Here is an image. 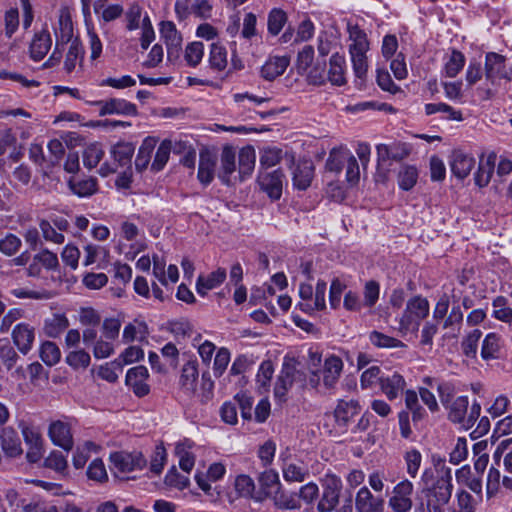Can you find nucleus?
Masks as SVG:
<instances>
[{
	"instance_id": "1",
	"label": "nucleus",
	"mask_w": 512,
	"mask_h": 512,
	"mask_svg": "<svg viewBox=\"0 0 512 512\" xmlns=\"http://www.w3.org/2000/svg\"><path fill=\"white\" fill-rule=\"evenodd\" d=\"M342 490V481L335 475H327L321 498L317 505L318 512H352V500L346 499L338 508Z\"/></svg>"
},
{
	"instance_id": "2",
	"label": "nucleus",
	"mask_w": 512,
	"mask_h": 512,
	"mask_svg": "<svg viewBox=\"0 0 512 512\" xmlns=\"http://www.w3.org/2000/svg\"><path fill=\"white\" fill-rule=\"evenodd\" d=\"M349 32V53L353 64V69L357 77L363 78L368 70L367 52L369 50V41L366 33L357 25L348 26Z\"/></svg>"
},
{
	"instance_id": "3",
	"label": "nucleus",
	"mask_w": 512,
	"mask_h": 512,
	"mask_svg": "<svg viewBox=\"0 0 512 512\" xmlns=\"http://www.w3.org/2000/svg\"><path fill=\"white\" fill-rule=\"evenodd\" d=\"M56 44L52 54L44 62L43 68H52L58 65L62 59L63 45L73 40V24L68 8L59 11L58 22L54 27Z\"/></svg>"
},
{
	"instance_id": "4",
	"label": "nucleus",
	"mask_w": 512,
	"mask_h": 512,
	"mask_svg": "<svg viewBox=\"0 0 512 512\" xmlns=\"http://www.w3.org/2000/svg\"><path fill=\"white\" fill-rule=\"evenodd\" d=\"M343 361L336 355H330L325 358L321 371L311 370L309 385L314 389H319L322 385L327 390L336 387L343 371Z\"/></svg>"
},
{
	"instance_id": "5",
	"label": "nucleus",
	"mask_w": 512,
	"mask_h": 512,
	"mask_svg": "<svg viewBox=\"0 0 512 512\" xmlns=\"http://www.w3.org/2000/svg\"><path fill=\"white\" fill-rule=\"evenodd\" d=\"M326 289L327 284L321 279L316 284L315 292L310 284H300L299 295L302 301L298 304L299 308L309 314L324 310L326 308Z\"/></svg>"
},
{
	"instance_id": "6",
	"label": "nucleus",
	"mask_w": 512,
	"mask_h": 512,
	"mask_svg": "<svg viewBox=\"0 0 512 512\" xmlns=\"http://www.w3.org/2000/svg\"><path fill=\"white\" fill-rule=\"evenodd\" d=\"M452 484L447 478L438 479L426 491V506L428 512H446L447 504L451 498Z\"/></svg>"
},
{
	"instance_id": "7",
	"label": "nucleus",
	"mask_w": 512,
	"mask_h": 512,
	"mask_svg": "<svg viewBox=\"0 0 512 512\" xmlns=\"http://www.w3.org/2000/svg\"><path fill=\"white\" fill-rule=\"evenodd\" d=\"M429 313V303L425 298L416 296L411 298L406 305L400 321V330L408 331L410 329H416L419 323Z\"/></svg>"
},
{
	"instance_id": "8",
	"label": "nucleus",
	"mask_w": 512,
	"mask_h": 512,
	"mask_svg": "<svg viewBox=\"0 0 512 512\" xmlns=\"http://www.w3.org/2000/svg\"><path fill=\"white\" fill-rule=\"evenodd\" d=\"M110 462L112 464V470L119 477H123L135 470H141L146 465V460L143 455L138 452H114L110 455Z\"/></svg>"
},
{
	"instance_id": "9",
	"label": "nucleus",
	"mask_w": 512,
	"mask_h": 512,
	"mask_svg": "<svg viewBox=\"0 0 512 512\" xmlns=\"http://www.w3.org/2000/svg\"><path fill=\"white\" fill-rule=\"evenodd\" d=\"M484 72L486 80L492 85L498 84L502 79L511 80L510 72L506 65V58L495 52H488L485 56Z\"/></svg>"
},
{
	"instance_id": "10",
	"label": "nucleus",
	"mask_w": 512,
	"mask_h": 512,
	"mask_svg": "<svg viewBox=\"0 0 512 512\" xmlns=\"http://www.w3.org/2000/svg\"><path fill=\"white\" fill-rule=\"evenodd\" d=\"M134 153V146L131 143H118L113 146L111 149V155L114 159V164L104 163L100 169L99 173L102 176H107L111 173H114L117 170V167H130L131 159Z\"/></svg>"
},
{
	"instance_id": "11",
	"label": "nucleus",
	"mask_w": 512,
	"mask_h": 512,
	"mask_svg": "<svg viewBox=\"0 0 512 512\" xmlns=\"http://www.w3.org/2000/svg\"><path fill=\"white\" fill-rule=\"evenodd\" d=\"M92 105L99 108V115H137V107L135 104L125 99L110 98L108 100H100L91 102Z\"/></svg>"
},
{
	"instance_id": "12",
	"label": "nucleus",
	"mask_w": 512,
	"mask_h": 512,
	"mask_svg": "<svg viewBox=\"0 0 512 512\" xmlns=\"http://www.w3.org/2000/svg\"><path fill=\"white\" fill-rule=\"evenodd\" d=\"M385 500L380 495H374L371 490L363 486L355 497V509L357 512H384Z\"/></svg>"
},
{
	"instance_id": "13",
	"label": "nucleus",
	"mask_w": 512,
	"mask_h": 512,
	"mask_svg": "<svg viewBox=\"0 0 512 512\" xmlns=\"http://www.w3.org/2000/svg\"><path fill=\"white\" fill-rule=\"evenodd\" d=\"M413 492V484L408 480L398 483L392 492L389 500L390 507L396 512H406L412 507L411 495Z\"/></svg>"
},
{
	"instance_id": "14",
	"label": "nucleus",
	"mask_w": 512,
	"mask_h": 512,
	"mask_svg": "<svg viewBox=\"0 0 512 512\" xmlns=\"http://www.w3.org/2000/svg\"><path fill=\"white\" fill-rule=\"evenodd\" d=\"M48 435L56 446L61 447L66 451L73 448L74 441L69 423L56 420L49 425Z\"/></svg>"
},
{
	"instance_id": "15",
	"label": "nucleus",
	"mask_w": 512,
	"mask_h": 512,
	"mask_svg": "<svg viewBox=\"0 0 512 512\" xmlns=\"http://www.w3.org/2000/svg\"><path fill=\"white\" fill-rule=\"evenodd\" d=\"M284 174L280 170L264 172L259 176V185L271 199L277 200L282 195Z\"/></svg>"
},
{
	"instance_id": "16",
	"label": "nucleus",
	"mask_w": 512,
	"mask_h": 512,
	"mask_svg": "<svg viewBox=\"0 0 512 512\" xmlns=\"http://www.w3.org/2000/svg\"><path fill=\"white\" fill-rule=\"evenodd\" d=\"M149 373L146 367L136 366L128 370L126 375V383L139 396H145L149 393L150 388L147 384Z\"/></svg>"
},
{
	"instance_id": "17",
	"label": "nucleus",
	"mask_w": 512,
	"mask_h": 512,
	"mask_svg": "<svg viewBox=\"0 0 512 512\" xmlns=\"http://www.w3.org/2000/svg\"><path fill=\"white\" fill-rule=\"evenodd\" d=\"M449 164L453 175L459 179H464L474 168L475 159L461 150H455L451 154Z\"/></svg>"
},
{
	"instance_id": "18",
	"label": "nucleus",
	"mask_w": 512,
	"mask_h": 512,
	"mask_svg": "<svg viewBox=\"0 0 512 512\" xmlns=\"http://www.w3.org/2000/svg\"><path fill=\"white\" fill-rule=\"evenodd\" d=\"M360 406L357 401H340L337 407L334 410L332 416H328V418H333L340 428L341 431H344L351 421V419L359 414Z\"/></svg>"
},
{
	"instance_id": "19",
	"label": "nucleus",
	"mask_w": 512,
	"mask_h": 512,
	"mask_svg": "<svg viewBox=\"0 0 512 512\" xmlns=\"http://www.w3.org/2000/svg\"><path fill=\"white\" fill-rule=\"evenodd\" d=\"M199 378V364L196 358L190 357L182 366L179 378L181 388L188 393H194Z\"/></svg>"
},
{
	"instance_id": "20",
	"label": "nucleus",
	"mask_w": 512,
	"mask_h": 512,
	"mask_svg": "<svg viewBox=\"0 0 512 512\" xmlns=\"http://www.w3.org/2000/svg\"><path fill=\"white\" fill-rule=\"evenodd\" d=\"M52 46V38L47 29L36 33L31 41L29 52L34 61H41L49 52Z\"/></svg>"
},
{
	"instance_id": "21",
	"label": "nucleus",
	"mask_w": 512,
	"mask_h": 512,
	"mask_svg": "<svg viewBox=\"0 0 512 512\" xmlns=\"http://www.w3.org/2000/svg\"><path fill=\"white\" fill-rule=\"evenodd\" d=\"M12 337L19 351L26 354L32 348L34 342V328L26 323L17 324L12 332Z\"/></svg>"
},
{
	"instance_id": "22",
	"label": "nucleus",
	"mask_w": 512,
	"mask_h": 512,
	"mask_svg": "<svg viewBox=\"0 0 512 512\" xmlns=\"http://www.w3.org/2000/svg\"><path fill=\"white\" fill-rule=\"evenodd\" d=\"M314 176V166L311 161L304 160L297 163L292 171V180L295 188L307 189Z\"/></svg>"
},
{
	"instance_id": "23",
	"label": "nucleus",
	"mask_w": 512,
	"mask_h": 512,
	"mask_svg": "<svg viewBox=\"0 0 512 512\" xmlns=\"http://www.w3.org/2000/svg\"><path fill=\"white\" fill-rule=\"evenodd\" d=\"M1 447L8 457H18L23 453L21 440L12 427H5L0 434Z\"/></svg>"
},
{
	"instance_id": "24",
	"label": "nucleus",
	"mask_w": 512,
	"mask_h": 512,
	"mask_svg": "<svg viewBox=\"0 0 512 512\" xmlns=\"http://www.w3.org/2000/svg\"><path fill=\"white\" fill-rule=\"evenodd\" d=\"M380 387L389 400H394L404 391L406 381L401 374L394 372L392 375L381 378Z\"/></svg>"
},
{
	"instance_id": "25",
	"label": "nucleus",
	"mask_w": 512,
	"mask_h": 512,
	"mask_svg": "<svg viewBox=\"0 0 512 512\" xmlns=\"http://www.w3.org/2000/svg\"><path fill=\"white\" fill-rule=\"evenodd\" d=\"M235 160V150L230 146L224 147L221 153V167L218 177L226 185L231 183V175L236 171Z\"/></svg>"
},
{
	"instance_id": "26",
	"label": "nucleus",
	"mask_w": 512,
	"mask_h": 512,
	"mask_svg": "<svg viewBox=\"0 0 512 512\" xmlns=\"http://www.w3.org/2000/svg\"><path fill=\"white\" fill-rule=\"evenodd\" d=\"M216 158L208 151L201 152L198 167V180L208 185L212 182L215 175Z\"/></svg>"
},
{
	"instance_id": "27",
	"label": "nucleus",
	"mask_w": 512,
	"mask_h": 512,
	"mask_svg": "<svg viewBox=\"0 0 512 512\" xmlns=\"http://www.w3.org/2000/svg\"><path fill=\"white\" fill-rule=\"evenodd\" d=\"M289 65V58L272 57L263 65L261 75L264 79L272 81L282 75Z\"/></svg>"
},
{
	"instance_id": "28",
	"label": "nucleus",
	"mask_w": 512,
	"mask_h": 512,
	"mask_svg": "<svg viewBox=\"0 0 512 512\" xmlns=\"http://www.w3.org/2000/svg\"><path fill=\"white\" fill-rule=\"evenodd\" d=\"M226 278V270L219 268L207 277L200 275L196 283L197 293L204 296L209 290L219 286Z\"/></svg>"
},
{
	"instance_id": "29",
	"label": "nucleus",
	"mask_w": 512,
	"mask_h": 512,
	"mask_svg": "<svg viewBox=\"0 0 512 512\" xmlns=\"http://www.w3.org/2000/svg\"><path fill=\"white\" fill-rule=\"evenodd\" d=\"M328 80L331 82V84L337 86H342L346 83L344 56L338 53H335L331 56Z\"/></svg>"
},
{
	"instance_id": "30",
	"label": "nucleus",
	"mask_w": 512,
	"mask_h": 512,
	"mask_svg": "<svg viewBox=\"0 0 512 512\" xmlns=\"http://www.w3.org/2000/svg\"><path fill=\"white\" fill-rule=\"evenodd\" d=\"M160 34L168 47V55L170 56L173 51L177 52L181 45L182 37L178 33L174 23L170 21L162 22Z\"/></svg>"
},
{
	"instance_id": "31",
	"label": "nucleus",
	"mask_w": 512,
	"mask_h": 512,
	"mask_svg": "<svg viewBox=\"0 0 512 512\" xmlns=\"http://www.w3.org/2000/svg\"><path fill=\"white\" fill-rule=\"evenodd\" d=\"M283 477L288 482H303L308 476V469L301 461H286L282 468Z\"/></svg>"
},
{
	"instance_id": "32",
	"label": "nucleus",
	"mask_w": 512,
	"mask_h": 512,
	"mask_svg": "<svg viewBox=\"0 0 512 512\" xmlns=\"http://www.w3.org/2000/svg\"><path fill=\"white\" fill-rule=\"evenodd\" d=\"M496 162V155L491 153L487 156L486 160H481L478 170L475 174V184L479 187H485L489 184Z\"/></svg>"
},
{
	"instance_id": "33",
	"label": "nucleus",
	"mask_w": 512,
	"mask_h": 512,
	"mask_svg": "<svg viewBox=\"0 0 512 512\" xmlns=\"http://www.w3.org/2000/svg\"><path fill=\"white\" fill-rule=\"evenodd\" d=\"M84 50L78 39H74L69 44L68 51L65 54L64 59V70L67 73H72L77 64H80L83 60Z\"/></svg>"
},
{
	"instance_id": "34",
	"label": "nucleus",
	"mask_w": 512,
	"mask_h": 512,
	"mask_svg": "<svg viewBox=\"0 0 512 512\" xmlns=\"http://www.w3.org/2000/svg\"><path fill=\"white\" fill-rule=\"evenodd\" d=\"M69 326V321L64 314H53L45 320L44 332L48 337L56 338Z\"/></svg>"
},
{
	"instance_id": "35",
	"label": "nucleus",
	"mask_w": 512,
	"mask_h": 512,
	"mask_svg": "<svg viewBox=\"0 0 512 512\" xmlns=\"http://www.w3.org/2000/svg\"><path fill=\"white\" fill-rule=\"evenodd\" d=\"M348 159H351V152L344 148H334L330 151L326 162V167L331 172L339 173Z\"/></svg>"
},
{
	"instance_id": "36",
	"label": "nucleus",
	"mask_w": 512,
	"mask_h": 512,
	"mask_svg": "<svg viewBox=\"0 0 512 512\" xmlns=\"http://www.w3.org/2000/svg\"><path fill=\"white\" fill-rule=\"evenodd\" d=\"M192 448V443L188 440L176 444L175 452L179 457L180 468L189 473L195 464V456L189 451Z\"/></svg>"
},
{
	"instance_id": "37",
	"label": "nucleus",
	"mask_w": 512,
	"mask_h": 512,
	"mask_svg": "<svg viewBox=\"0 0 512 512\" xmlns=\"http://www.w3.org/2000/svg\"><path fill=\"white\" fill-rule=\"evenodd\" d=\"M445 407L449 410V419L454 423L462 424L468 412V398L466 396L456 397Z\"/></svg>"
},
{
	"instance_id": "38",
	"label": "nucleus",
	"mask_w": 512,
	"mask_h": 512,
	"mask_svg": "<svg viewBox=\"0 0 512 512\" xmlns=\"http://www.w3.org/2000/svg\"><path fill=\"white\" fill-rule=\"evenodd\" d=\"M256 154L251 146L243 147L238 156L240 179L251 175L255 166Z\"/></svg>"
},
{
	"instance_id": "39",
	"label": "nucleus",
	"mask_w": 512,
	"mask_h": 512,
	"mask_svg": "<svg viewBox=\"0 0 512 512\" xmlns=\"http://www.w3.org/2000/svg\"><path fill=\"white\" fill-rule=\"evenodd\" d=\"M208 62L214 71L225 70L228 65L226 49L218 43H213L210 47Z\"/></svg>"
},
{
	"instance_id": "40",
	"label": "nucleus",
	"mask_w": 512,
	"mask_h": 512,
	"mask_svg": "<svg viewBox=\"0 0 512 512\" xmlns=\"http://www.w3.org/2000/svg\"><path fill=\"white\" fill-rule=\"evenodd\" d=\"M83 249V265L86 267L94 264L98 259H103L107 261L110 256L109 250L104 246L88 243L84 246Z\"/></svg>"
},
{
	"instance_id": "41",
	"label": "nucleus",
	"mask_w": 512,
	"mask_h": 512,
	"mask_svg": "<svg viewBox=\"0 0 512 512\" xmlns=\"http://www.w3.org/2000/svg\"><path fill=\"white\" fill-rule=\"evenodd\" d=\"M106 0H96L94 3V11L100 14L104 22H111L119 18L123 13V7L119 4H113L105 7Z\"/></svg>"
},
{
	"instance_id": "42",
	"label": "nucleus",
	"mask_w": 512,
	"mask_h": 512,
	"mask_svg": "<svg viewBox=\"0 0 512 512\" xmlns=\"http://www.w3.org/2000/svg\"><path fill=\"white\" fill-rule=\"evenodd\" d=\"M283 369L284 373H286V377H289L291 379L293 386H296L299 389L305 386L306 375L302 371V369L299 368V363L297 361H295L294 359L285 361Z\"/></svg>"
},
{
	"instance_id": "43",
	"label": "nucleus",
	"mask_w": 512,
	"mask_h": 512,
	"mask_svg": "<svg viewBox=\"0 0 512 512\" xmlns=\"http://www.w3.org/2000/svg\"><path fill=\"white\" fill-rule=\"evenodd\" d=\"M69 187L79 197H88L97 191V180L95 178L70 180Z\"/></svg>"
},
{
	"instance_id": "44",
	"label": "nucleus",
	"mask_w": 512,
	"mask_h": 512,
	"mask_svg": "<svg viewBox=\"0 0 512 512\" xmlns=\"http://www.w3.org/2000/svg\"><path fill=\"white\" fill-rule=\"evenodd\" d=\"M155 144V140L151 138H147L143 141L135 159V167L138 171H143L147 168L151 160Z\"/></svg>"
},
{
	"instance_id": "45",
	"label": "nucleus",
	"mask_w": 512,
	"mask_h": 512,
	"mask_svg": "<svg viewBox=\"0 0 512 512\" xmlns=\"http://www.w3.org/2000/svg\"><path fill=\"white\" fill-rule=\"evenodd\" d=\"M204 44L200 41L189 43L184 50V60L190 67H196L203 59Z\"/></svg>"
},
{
	"instance_id": "46",
	"label": "nucleus",
	"mask_w": 512,
	"mask_h": 512,
	"mask_svg": "<svg viewBox=\"0 0 512 512\" xmlns=\"http://www.w3.org/2000/svg\"><path fill=\"white\" fill-rule=\"evenodd\" d=\"M500 351V337L495 333H489L482 343L481 357L484 360L495 359Z\"/></svg>"
},
{
	"instance_id": "47",
	"label": "nucleus",
	"mask_w": 512,
	"mask_h": 512,
	"mask_svg": "<svg viewBox=\"0 0 512 512\" xmlns=\"http://www.w3.org/2000/svg\"><path fill=\"white\" fill-rule=\"evenodd\" d=\"M66 363L73 369H86L90 365L91 357L84 349H73L65 358Z\"/></svg>"
},
{
	"instance_id": "48",
	"label": "nucleus",
	"mask_w": 512,
	"mask_h": 512,
	"mask_svg": "<svg viewBox=\"0 0 512 512\" xmlns=\"http://www.w3.org/2000/svg\"><path fill=\"white\" fill-rule=\"evenodd\" d=\"M104 156V150L98 143L88 145L83 151V163L88 169H92L98 165Z\"/></svg>"
},
{
	"instance_id": "49",
	"label": "nucleus",
	"mask_w": 512,
	"mask_h": 512,
	"mask_svg": "<svg viewBox=\"0 0 512 512\" xmlns=\"http://www.w3.org/2000/svg\"><path fill=\"white\" fill-rule=\"evenodd\" d=\"M40 357L46 365L54 366L61 359V351L54 342L46 341L41 345Z\"/></svg>"
},
{
	"instance_id": "50",
	"label": "nucleus",
	"mask_w": 512,
	"mask_h": 512,
	"mask_svg": "<svg viewBox=\"0 0 512 512\" xmlns=\"http://www.w3.org/2000/svg\"><path fill=\"white\" fill-rule=\"evenodd\" d=\"M446 113L447 118L455 121H462V113L459 110H455L452 106L446 103H429L425 105L426 115H432L435 113Z\"/></svg>"
},
{
	"instance_id": "51",
	"label": "nucleus",
	"mask_w": 512,
	"mask_h": 512,
	"mask_svg": "<svg viewBox=\"0 0 512 512\" xmlns=\"http://www.w3.org/2000/svg\"><path fill=\"white\" fill-rule=\"evenodd\" d=\"M259 483L267 496L272 495L280 489L278 473L274 470H266L259 476Z\"/></svg>"
},
{
	"instance_id": "52",
	"label": "nucleus",
	"mask_w": 512,
	"mask_h": 512,
	"mask_svg": "<svg viewBox=\"0 0 512 512\" xmlns=\"http://www.w3.org/2000/svg\"><path fill=\"white\" fill-rule=\"evenodd\" d=\"M465 65V56L457 50H453L444 66L446 76L455 77Z\"/></svg>"
},
{
	"instance_id": "53",
	"label": "nucleus",
	"mask_w": 512,
	"mask_h": 512,
	"mask_svg": "<svg viewBox=\"0 0 512 512\" xmlns=\"http://www.w3.org/2000/svg\"><path fill=\"white\" fill-rule=\"evenodd\" d=\"M171 147L172 145L170 141L164 140L161 142V144L157 148L154 160L151 164V170L158 172L164 168V166L168 162Z\"/></svg>"
},
{
	"instance_id": "54",
	"label": "nucleus",
	"mask_w": 512,
	"mask_h": 512,
	"mask_svg": "<svg viewBox=\"0 0 512 512\" xmlns=\"http://www.w3.org/2000/svg\"><path fill=\"white\" fill-rule=\"evenodd\" d=\"M370 342L378 347V348H398V347H405V344L394 338L390 337L388 335H385L378 331H373L370 333L369 336Z\"/></svg>"
},
{
	"instance_id": "55",
	"label": "nucleus",
	"mask_w": 512,
	"mask_h": 512,
	"mask_svg": "<svg viewBox=\"0 0 512 512\" xmlns=\"http://www.w3.org/2000/svg\"><path fill=\"white\" fill-rule=\"evenodd\" d=\"M97 450V445L91 441H86L83 445L77 447L73 455V465L76 469L83 468L88 461L91 452Z\"/></svg>"
},
{
	"instance_id": "56",
	"label": "nucleus",
	"mask_w": 512,
	"mask_h": 512,
	"mask_svg": "<svg viewBox=\"0 0 512 512\" xmlns=\"http://www.w3.org/2000/svg\"><path fill=\"white\" fill-rule=\"evenodd\" d=\"M233 100L238 108L244 110H251L253 106L261 105L262 103L268 101L267 98L259 97L248 92L234 94Z\"/></svg>"
},
{
	"instance_id": "57",
	"label": "nucleus",
	"mask_w": 512,
	"mask_h": 512,
	"mask_svg": "<svg viewBox=\"0 0 512 512\" xmlns=\"http://www.w3.org/2000/svg\"><path fill=\"white\" fill-rule=\"evenodd\" d=\"M418 171L414 166H404L398 174V183L403 190H410L417 182Z\"/></svg>"
},
{
	"instance_id": "58",
	"label": "nucleus",
	"mask_w": 512,
	"mask_h": 512,
	"mask_svg": "<svg viewBox=\"0 0 512 512\" xmlns=\"http://www.w3.org/2000/svg\"><path fill=\"white\" fill-rule=\"evenodd\" d=\"M21 246V239L12 233L0 239V252L6 256L10 257L15 255L20 250Z\"/></svg>"
},
{
	"instance_id": "59",
	"label": "nucleus",
	"mask_w": 512,
	"mask_h": 512,
	"mask_svg": "<svg viewBox=\"0 0 512 512\" xmlns=\"http://www.w3.org/2000/svg\"><path fill=\"white\" fill-rule=\"evenodd\" d=\"M234 487L240 496L252 497L255 490V483L250 476L241 474L236 477Z\"/></svg>"
},
{
	"instance_id": "60",
	"label": "nucleus",
	"mask_w": 512,
	"mask_h": 512,
	"mask_svg": "<svg viewBox=\"0 0 512 512\" xmlns=\"http://www.w3.org/2000/svg\"><path fill=\"white\" fill-rule=\"evenodd\" d=\"M282 159V150L277 147H265L261 150L260 164L262 167H273Z\"/></svg>"
},
{
	"instance_id": "61",
	"label": "nucleus",
	"mask_w": 512,
	"mask_h": 512,
	"mask_svg": "<svg viewBox=\"0 0 512 512\" xmlns=\"http://www.w3.org/2000/svg\"><path fill=\"white\" fill-rule=\"evenodd\" d=\"M146 334V326L141 322L129 323L123 330V340L125 342H132L135 340H142Z\"/></svg>"
},
{
	"instance_id": "62",
	"label": "nucleus",
	"mask_w": 512,
	"mask_h": 512,
	"mask_svg": "<svg viewBox=\"0 0 512 512\" xmlns=\"http://www.w3.org/2000/svg\"><path fill=\"white\" fill-rule=\"evenodd\" d=\"M379 294L380 286L378 282L374 280L366 282L363 290V305L368 308L373 307L379 299Z\"/></svg>"
},
{
	"instance_id": "63",
	"label": "nucleus",
	"mask_w": 512,
	"mask_h": 512,
	"mask_svg": "<svg viewBox=\"0 0 512 512\" xmlns=\"http://www.w3.org/2000/svg\"><path fill=\"white\" fill-rule=\"evenodd\" d=\"M286 20V14L282 10L273 9L268 16V31L274 36L279 34Z\"/></svg>"
},
{
	"instance_id": "64",
	"label": "nucleus",
	"mask_w": 512,
	"mask_h": 512,
	"mask_svg": "<svg viewBox=\"0 0 512 512\" xmlns=\"http://www.w3.org/2000/svg\"><path fill=\"white\" fill-rule=\"evenodd\" d=\"M476 501L466 491L457 494V507H453L449 512H474Z\"/></svg>"
}]
</instances>
